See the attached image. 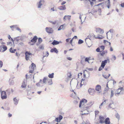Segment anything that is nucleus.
<instances>
[{"label":"nucleus","mask_w":124,"mask_h":124,"mask_svg":"<svg viewBox=\"0 0 124 124\" xmlns=\"http://www.w3.org/2000/svg\"><path fill=\"white\" fill-rule=\"evenodd\" d=\"M42 80L40 79L39 82L36 83V85L37 86L39 87H41L44 86V84H46L47 83L49 85H51L53 84L52 79L48 78L47 77H44L43 79L42 83Z\"/></svg>","instance_id":"nucleus-1"},{"label":"nucleus","mask_w":124,"mask_h":124,"mask_svg":"<svg viewBox=\"0 0 124 124\" xmlns=\"http://www.w3.org/2000/svg\"><path fill=\"white\" fill-rule=\"evenodd\" d=\"M94 102L93 101H91L88 103L87 105L89 107H86L83 108V111L82 112V115L88 114L89 113L88 111L89 109V107L91 106L94 104Z\"/></svg>","instance_id":"nucleus-2"},{"label":"nucleus","mask_w":124,"mask_h":124,"mask_svg":"<svg viewBox=\"0 0 124 124\" xmlns=\"http://www.w3.org/2000/svg\"><path fill=\"white\" fill-rule=\"evenodd\" d=\"M108 61L109 62V59L102 61L101 66L99 68V71H100L101 70L104 68L106 64L107 63Z\"/></svg>","instance_id":"nucleus-3"},{"label":"nucleus","mask_w":124,"mask_h":124,"mask_svg":"<svg viewBox=\"0 0 124 124\" xmlns=\"http://www.w3.org/2000/svg\"><path fill=\"white\" fill-rule=\"evenodd\" d=\"M124 93V89L123 87H120L116 90L115 92V94H123Z\"/></svg>","instance_id":"nucleus-4"},{"label":"nucleus","mask_w":124,"mask_h":124,"mask_svg":"<svg viewBox=\"0 0 124 124\" xmlns=\"http://www.w3.org/2000/svg\"><path fill=\"white\" fill-rule=\"evenodd\" d=\"M30 70L29 72L30 73H32L35 69L36 68V66L35 64L33 63H32L31 66L29 67Z\"/></svg>","instance_id":"nucleus-5"},{"label":"nucleus","mask_w":124,"mask_h":124,"mask_svg":"<svg viewBox=\"0 0 124 124\" xmlns=\"http://www.w3.org/2000/svg\"><path fill=\"white\" fill-rule=\"evenodd\" d=\"M45 2L44 0H40L37 3V8H40L43 6Z\"/></svg>","instance_id":"nucleus-6"},{"label":"nucleus","mask_w":124,"mask_h":124,"mask_svg":"<svg viewBox=\"0 0 124 124\" xmlns=\"http://www.w3.org/2000/svg\"><path fill=\"white\" fill-rule=\"evenodd\" d=\"M79 18L81 20V24H82L83 22L85 21L86 16L85 15H83L82 13H80L79 14Z\"/></svg>","instance_id":"nucleus-7"},{"label":"nucleus","mask_w":124,"mask_h":124,"mask_svg":"<svg viewBox=\"0 0 124 124\" xmlns=\"http://www.w3.org/2000/svg\"><path fill=\"white\" fill-rule=\"evenodd\" d=\"M25 59L26 60L28 61L30 59V58H31L32 57V54L31 53L28 52H26L25 53Z\"/></svg>","instance_id":"nucleus-8"},{"label":"nucleus","mask_w":124,"mask_h":124,"mask_svg":"<svg viewBox=\"0 0 124 124\" xmlns=\"http://www.w3.org/2000/svg\"><path fill=\"white\" fill-rule=\"evenodd\" d=\"M7 95L6 92L2 91L1 93V98L2 100L6 99L7 98Z\"/></svg>","instance_id":"nucleus-9"},{"label":"nucleus","mask_w":124,"mask_h":124,"mask_svg":"<svg viewBox=\"0 0 124 124\" xmlns=\"http://www.w3.org/2000/svg\"><path fill=\"white\" fill-rule=\"evenodd\" d=\"M87 102V100L85 99H82L80 102L79 104V107L80 108L82 106H83V105L85 103H86Z\"/></svg>","instance_id":"nucleus-10"},{"label":"nucleus","mask_w":124,"mask_h":124,"mask_svg":"<svg viewBox=\"0 0 124 124\" xmlns=\"http://www.w3.org/2000/svg\"><path fill=\"white\" fill-rule=\"evenodd\" d=\"M85 81V79H82L81 80V83H79V84H80V86H78V85L79 84V82H78L77 84V85L76 86L77 87V88L79 89L82 86L84 85H85V84L84 83V81Z\"/></svg>","instance_id":"nucleus-11"},{"label":"nucleus","mask_w":124,"mask_h":124,"mask_svg":"<svg viewBox=\"0 0 124 124\" xmlns=\"http://www.w3.org/2000/svg\"><path fill=\"white\" fill-rule=\"evenodd\" d=\"M116 106L115 104L114 103L113 101H111L109 104L108 107L110 108H114Z\"/></svg>","instance_id":"nucleus-12"},{"label":"nucleus","mask_w":124,"mask_h":124,"mask_svg":"<svg viewBox=\"0 0 124 124\" xmlns=\"http://www.w3.org/2000/svg\"><path fill=\"white\" fill-rule=\"evenodd\" d=\"M105 119L102 116H100L99 117V123L101 124H103L105 121Z\"/></svg>","instance_id":"nucleus-13"},{"label":"nucleus","mask_w":124,"mask_h":124,"mask_svg":"<svg viewBox=\"0 0 124 124\" xmlns=\"http://www.w3.org/2000/svg\"><path fill=\"white\" fill-rule=\"evenodd\" d=\"M46 31L47 33H52L53 31L52 29L50 27H46Z\"/></svg>","instance_id":"nucleus-14"},{"label":"nucleus","mask_w":124,"mask_h":124,"mask_svg":"<svg viewBox=\"0 0 124 124\" xmlns=\"http://www.w3.org/2000/svg\"><path fill=\"white\" fill-rule=\"evenodd\" d=\"M95 31L101 34L103 33L104 32L103 29H102L99 28H96Z\"/></svg>","instance_id":"nucleus-15"},{"label":"nucleus","mask_w":124,"mask_h":124,"mask_svg":"<svg viewBox=\"0 0 124 124\" xmlns=\"http://www.w3.org/2000/svg\"><path fill=\"white\" fill-rule=\"evenodd\" d=\"M0 50H2V51L4 52L6 51L7 49V47L5 46L4 45H1L0 46Z\"/></svg>","instance_id":"nucleus-16"},{"label":"nucleus","mask_w":124,"mask_h":124,"mask_svg":"<svg viewBox=\"0 0 124 124\" xmlns=\"http://www.w3.org/2000/svg\"><path fill=\"white\" fill-rule=\"evenodd\" d=\"M9 85H13L14 84V82L13 78H10L9 81Z\"/></svg>","instance_id":"nucleus-17"},{"label":"nucleus","mask_w":124,"mask_h":124,"mask_svg":"<svg viewBox=\"0 0 124 124\" xmlns=\"http://www.w3.org/2000/svg\"><path fill=\"white\" fill-rule=\"evenodd\" d=\"M71 16L69 15H66L63 18V20L65 21L67 20H70V19Z\"/></svg>","instance_id":"nucleus-18"},{"label":"nucleus","mask_w":124,"mask_h":124,"mask_svg":"<svg viewBox=\"0 0 124 124\" xmlns=\"http://www.w3.org/2000/svg\"><path fill=\"white\" fill-rule=\"evenodd\" d=\"M58 9L60 10H64L66 9V8L65 5L60 6L58 8Z\"/></svg>","instance_id":"nucleus-19"},{"label":"nucleus","mask_w":124,"mask_h":124,"mask_svg":"<svg viewBox=\"0 0 124 124\" xmlns=\"http://www.w3.org/2000/svg\"><path fill=\"white\" fill-rule=\"evenodd\" d=\"M104 123L105 124H110V122L109 118L107 117L105 119Z\"/></svg>","instance_id":"nucleus-20"},{"label":"nucleus","mask_w":124,"mask_h":124,"mask_svg":"<svg viewBox=\"0 0 124 124\" xmlns=\"http://www.w3.org/2000/svg\"><path fill=\"white\" fill-rule=\"evenodd\" d=\"M63 118L62 116L61 115H60L58 117H57L55 119V121L57 122H60V120Z\"/></svg>","instance_id":"nucleus-21"},{"label":"nucleus","mask_w":124,"mask_h":124,"mask_svg":"<svg viewBox=\"0 0 124 124\" xmlns=\"http://www.w3.org/2000/svg\"><path fill=\"white\" fill-rule=\"evenodd\" d=\"M26 80H24L21 86L22 88H24L26 87Z\"/></svg>","instance_id":"nucleus-22"},{"label":"nucleus","mask_w":124,"mask_h":124,"mask_svg":"<svg viewBox=\"0 0 124 124\" xmlns=\"http://www.w3.org/2000/svg\"><path fill=\"white\" fill-rule=\"evenodd\" d=\"M33 78V79L34 78V76L32 74H30L29 75H28L27 74L26 75V79H28L29 78Z\"/></svg>","instance_id":"nucleus-23"},{"label":"nucleus","mask_w":124,"mask_h":124,"mask_svg":"<svg viewBox=\"0 0 124 124\" xmlns=\"http://www.w3.org/2000/svg\"><path fill=\"white\" fill-rule=\"evenodd\" d=\"M50 52H54L56 53H58V51L55 48H54L50 50Z\"/></svg>","instance_id":"nucleus-24"},{"label":"nucleus","mask_w":124,"mask_h":124,"mask_svg":"<svg viewBox=\"0 0 124 124\" xmlns=\"http://www.w3.org/2000/svg\"><path fill=\"white\" fill-rule=\"evenodd\" d=\"M60 42H61V41L59 42L58 41L54 40L53 41V42H52V44L53 45H55L59 44V43Z\"/></svg>","instance_id":"nucleus-25"},{"label":"nucleus","mask_w":124,"mask_h":124,"mask_svg":"<svg viewBox=\"0 0 124 124\" xmlns=\"http://www.w3.org/2000/svg\"><path fill=\"white\" fill-rule=\"evenodd\" d=\"M94 90L93 89L90 88L88 90L89 93L91 95L94 92Z\"/></svg>","instance_id":"nucleus-26"},{"label":"nucleus","mask_w":124,"mask_h":124,"mask_svg":"<svg viewBox=\"0 0 124 124\" xmlns=\"http://www.w3.org/2000/svg\"><path fill=\"white\" fill-rule=\"evenodd\" d=\"M107 38L108 39H111L112 38V35L111 33H107Z\"/></svg>","instance_id":"nucleus-27"},{"label":"nucleus","mask_w":124,"mask_h":124,"mask_svg":"<svg viewBox=\"0 0 124 124\" xmlns=\"http://www.w3.org/2000/svg\"><path fill=\"white\" fill-rule=\"evenodd\" d=\"M101 89V86L99 85H97L95 88V90L97 91H99Z\"/></svg>","instance_id":"nucleus-28"},{"label":"nucleus","mask_w":124,"mask_h":124,"mask_svg":"<svg viewBox=\"0 0 124 124\" xmlns=\"http://www.w3.org/2000/svg\"><path fill=\"white\" fill-rule=\"evenodd\" d=\"M37 36H35L31 40V41L32 42L35 43L37 41Z\"/></svg>","instance_id":"nucleus-29"},{"label":"nucleus","mask_w":124,"mask_h":124,"mask_svg":"<svg viewBox=\"0 0 124 124\" xmlns=\"http://www.w3.org/2000/svg\"><path fill=\"white\" fill-rule=\"evenodd\" d=\"M90 1L91 5L92 6L95 3L96 0H88Z\"/></svg>","instance_id":"nucleus-30"},{"label":"nucleus","mask_w":124,"mask_h":124,"mask_svg":"<svg viewBox=\"0 0 124 124\" xmlns=\"http://www.w3.org/2000/svg\"><path fill=\"white\" fill-rule=\"evenodd\" d=\"M14 103L15 105H16L18 102V100H17L16 98H15L13 99Z\"/></svg>","instance_id":"nucleus-31"},{"label":"nucleus","mask_w":124,"mask_h":124,"mask_svg":"<svg viewBox=\"0 0 124 124\" xmlns=\"http://www.w3.org/2000/svg\"><path fill=\"white\" fill-rule=\"evenodd\" d=\"M16 27H17V25H14L10 26V27L11 28V30L13 31L14 29L16 28Z\"/></svg>","instance_id":"nucleus-32"},{"label":"nucleus","mask_w":124,"mask_h":124,"mask_svg":"<svg viewBox=\"0 0 124 124\" xmlns=\"http://www.w3.org/2000/svg\"><path fill=\"white\" fill-rule=\"evenodd\" d=\"M110 91H111V93L110 95V98H111L112 97H113L114 95V91H113V90H112L111 89H110Z\"/></svg>","instance_id":"nucleus-33"},{"label":"nucleus","mask_w":124,"mask_h":124,"mask_svg":"<svg viewBox=\"0 0 124 124\" xmlns=\"http://www.w3.org/2000/svg\"><path fill=\"white\" fill-rule=\"evenodd\" d=\"M107 101L108 100L107 99L105 100L101 104L99 107V108H101V107L102 106V105L103 104H105L106 103V101Z\"/></svg>","instance_id":"nucleus-34"},{"label":"nucleus","mask_w":124,"mask_h":124,"mask_svg":"<svg viewBox=\"0 0 124 124\" xmlns=\"http://www.w3.org/2000/svg\"><path fill=\"white\" fill-rule=\"evenodd\" d=\"M16 50V49H14L13 48H12V47L11 48L9 49V51L11 53H14Z\"/></svg>","instance_id":"nucleus-35"},{"label":"nucleus","mask_w":124,"mask_h":124,"mask_svg":"<svg viewBox=\"0 0 124 124\" xmlns=\"http://www.w3.org/2000/svg\"><path fill=\"white\" fill-rule=\"evenodd\" d=\"M95 38L96 39H102L103 38V37L101 35H98L96 37H95Z\"/></svg>","instance_id":"nucleus-36"},{"label":"nucleus","mask_w":124,"mask_h":124,"mask_svg":"<svg viewBox=\"0 0 124 124\" xmlns=\"http://www.w3.org/2000/svg\"><path fill=\"white\" fill-rule=\"evenodd\" d=\"M54 73H52L51 74H49L48 76L49 78H54Z\"/></svg>","instance_id":"nucleus-37"},{"label":"nucleus","mask_w":124,"mask_h":124,"mask_svg":"<svg viewBox=\"0 0 124 124\" xmlns=\"http://www.w3.org/2000/svg\"><path fill=\"white\" fill-rule=\"evenodd\" d=\"M107 7L108 8H109L110 7V0H108L107 2Z\"/></svg>","instance_id":"nucleus-38"},{"label":"nucleus","mask_w":124,"mask_h":124,"mask_svg":"<svg viewBox=\"0 0 124 124\" xmlns=\"http://www.w3.org/2000/svg\"><path fill=\"white\" fill-rule=\"evenodd\" d=\"M107 51H104L100 53L101 55V56H103L105 53H107Z\"/></svg>","instance_id":"nucleus-39"},{"label":"nucleus","mask_w":124,"mask_h":124,"mask_svg":"<svg viewBox=\"0 0 124 124\" xmlns=\"http://www.w3.org/2000/svg\"><path fill=\"white\" fill-rule=\"evenodd\" d=\"M115 116L118 120H119L120 118V116L119 114L118 113H116L115 115Z\"/></svg>","instance_id":"nucleus-40"},{"label":"nucleus","mask_w":124,"mask_h":124,"mask_svg":"<svg viewBox=\"0 0 124 124\" xmlns=\"http://www.w3.org/2000/svg\"><path fill=\"white\" fill-rule=\"evenodd\" d=\"M100 48H101V51H103L105 48V46H102L100 47Z\"/></svg>","instance_id":"nucleus-41"},{"label":"nucleus","mask_w":124,"mask_h":124,"mask_svg":"<svg viewBox=\"0 0 124 124\" xmlns=\"http://www.w3.org/2000/svg\"><path fill=\"white\" fill-rule=\"evenodd\" d=\"M67 75L68 77L69 78H70L71 77L72 74L71 72H68L67 74Z\"/></svg>","instance_id":"nucleus-42"},{"label":"nucleus","mask_w":124,"mask_h":124,"mask_svg":"<svg viewBox=\"0 0 124 124\" xmlns=\"http://www.w3.org/2000/svg\"><path fill=\"white\" fill-rule=\"evenodd\" d=\"M83 43V41L82 40L80 39L78 41V44H81Z\"/></svg>","instance_id":"nucleus-43"},{"label":"nucleus","mask_w":124,"mask_h":124,"mask_svg":"<svg viewBox=\"0 0 124 124\" xmlns=\"http://www.w3.org/2000/svg\"><path fill=\"white\" fill-rule=\"evenodd\" d=\"M44 55L43 56V58L45 56H48L49 55V53L47 52H46V53H44Z\"/></svg>","instance_id":"nucleus-44"},{"label":"nucleus","mask_w":124,"mask_h":124,"mask_svg":"<svg viewBox=\"0 0 124 124\" xmlns=\"http://www.w3.org/2000/svg\"><path fill=\"white\" fill-rule=\"evenodd\" d=\"M90 60L89 58H86L85 59V61L86 62H87L88 63H89V61Z\"/></svg>","instance_id":"nucleus-45"},{"label":"nucleus","mask_w":124,"mask_h":124,"mask_svg":"<svg viewBox=\"0 0 124 124\" xmlns=\"http://www.w3.org/2000/svg\"><path fill=\"white\" fill-rule=\"evenodd\" d=\"M8 38L11 41L13 42L14 41L13 39L11 37V36L10 35H8Z\"/></svg>","instance_id":"nucleus-46"},{"label":"nucleus","mask_w":124,"mask_h":124,"mask_svg":"<svg viewBox=\"0 0 124 124\" xmlns=\"http://www.w3.org/2000/svg\"><path fill=\"white\" fill-rule=\"evenodd\" d=\"M63 25H61L58 29V30L60 31L63 28Z\"/></svg>","instance_id":"nucleus-47"},{"label":"nucleus","mask_w":124,"mask_h":124,"mask_svg":"<svg viewBox=\"0 0 124 124\" xmlns=\"http://www.w3.org/2000/svg\"><path fill=\"white\" fill-rule=\"evenodd\" d=\"M111 89H109V87H106L104 90V91L105 92H107L108 90L110 91Z\"/></svg>","instance_id":"nucleus-48"},{"label":"nucleus","mask_w":124,"mask_h":124,"mask_svg":"<svg viewBox=\"0 0 124 124\" xmlns=\"http://www.w3.org/2000/svg\"><path fill=\"white\" fill-rule=\"evenodd\" d=\"M112 59H113L114 61L115 60L116 58V56L114 55H112Z\"/></svg>","instance_id":"nucleus-49"},{"label":"nucleus","mask_w":124,"mask_h":124,"mask_svg":"<svg viewBox=\"0 0 124 124\" xmlns=\"http://www.w3.org/2000/svg\"><path fill=\"white\" fill-rule=\"evenodd\" d=\"M7 45L10 46H12V43L11 42H7Z\"/></svg>","instance_id":"nucleus-50"},{"label":"nucleus","mask_w":124,"mask_h":124,"mask_svg":"<svg viewBox=\"0 0 124 124\" xmlns=\"http://www.w3.org/2000/svg\"><path fill=\"white\" fill-rule=\"evenodd\" d=\"M49 22H50V23H52L53 24H55L56 23V21H49Z\"/></svg>","instance_id":"nucleus-51"},{"label":"nucleus","mask_w":124,"mask_h":124,"mask_svg":"<svg viewBox=\"0 0 124 124\" xmlns=\"http://www.w3.org/2000/svg\"><path fill=\"white\" fill-rule=\"evenodd\" d=\"M51 10H52L53 11H57V9H54V7H53L51 9Z\"/></svg>","instance_id":"nucleus-52"},{"label":"nucleus","mask_w":124,"mask_h":124,"mask_svg":"<svg viewBox=\"0 0 124 124\" xmlns=\"http://www.w3.org/2000/svg\"><path fill=\"white\" fill-rule=\"evenodd\" d=\"M3 65V62L2 61H0V68H1L2 67Z\"/></svg>","instance_id":"nucleus-53"},{"label":"nucleus","mask_w":124,"mask_h":124,"mask_svg":"<svg viewBox=\"0 0 124 124\" xmlns=\"http://www.w3.org/2000/svg\"><path fill=\"white\" fill-rule=\"evenodd\" d=\"M96 51L97 52H101V51L100 50V48L99 47L98 48L96 49Z\"/></svg>","instance_id":"nucleus-54"},{"label":"nucleus","mask_w":124,"mask_h":124,"mask_svg":"<svg viewBox=\"0 0 124 124\" xmlns=\"http://www.w3.org/2000/svg\"><path fill=\"white\" fill-rule=\"evenodd\" d=\"M87 70H85V71H87V70H89L90 71H92L93 70V69L92 68H88L87 69Z\"/></svg>","instance_id":"nucleus-55"},{"label":"nucleus","mask_w":124,"mask_h":124,"mask_svg":"<svg viewBox=\"0 0 124 124\" xmlns=\"http://www.w3.org/2000/svg\"><path fill=\"white\" fill-rule=\"evenodd\" d=\"M80 124H90V123L89 122H87L86 123L84 122H83L82 123H81Z\"/></svg>","instance_id":"nucleus-56"},{"label":"nucleus","mask_w":124,"mask_h":124,"mask_svg":"<svg viewBox=\"0 0 124 124\" xmlns=\"http://www.w3.org/2000/svg\"><path fill=\"white\" fill-rule=\"evenodd\" d=\"M42 41V40L40 38H39V39H38V41L39 42V43H41Z\"/></svg>","instance_id":"nucleus-57"},{"label":"nucleus","mask_w":124,"mask_h":124,"mask_svg":"<svg viewBox=\"0 0 124 124\" xmlns=\"http://www.w3.org/2000/svg\"><path fill=\"white\" fill-rule=\"evenodd\" d=\"M39 48L41 49H43L44 48V46H41L39 47Z\"/></svg>","instance_id":"nucleus-58"},{"label":"nucleus","mask_w":124,"mask_h":124,"mask_svg":"<svg viewBox=\"0 0 124 124\" xmlns=\"http://www.w3.org/2000/svg\"><path fill=\"white\" fill-rule=\"evenodd\" d=\"M110 32V33H112L113 32V30L112 29H110L108 32L107 33H109Z\"/></svg>","instance_id":"nucleus-59"},{"label":"nucleus","mask_w":124,"mask_h":124,"mask_svg":"<svg viewBox=\"0 0 124 124\" xmlns=\"http://www.w3.org/2000/svg\"><path fill=\"white\" fill-rule=\"evenodd\" d=\"M16 30H17L19 31L20 32H21V30L19 28L17 27H16Z\"/></svg>","instance_id":"nucleus-60"},{"label":"nucleus","mask_w":124,"mask_h":124,"mask_svg":"<svg viewBox=\"0 0 124 124\" xmlns=\"http://www.w3.org/2000/svg\"><path fill=\"white\" fill-rule=\"evenodd\" d=\"M120 6L122 7L123 8L124 7V2L121 3Z\"/></svg>","instance_id":"nucleus-61"},{"label":"nucleus","mask_w":124,"mask_h":124,"mask_svg":"<svg viewBox=\"0 0 124 124\" xmlns=\"http://www.w3.org/2000/svg\"><path fill=\"white\" fill-rule=\"evenodd\" d=\"M67 59L69 60H72V58L70 57H68L67 58Z\"/></svg>","instance_id":"nucleus-62"},{"label":"nucleus","mask_w":124,"mask_h":124,"mask_svg":"<svg viewBox=\"0 0 124 124\" xmlns=\"http://www.w3.org/2000/svg\"><path fill=\"white\" fill-rule=\"evenodd\" d=\"M8 117H10L12 116V115L10 113H9L8 114Z\"/></svg>","instance_id":"nucleus-63"},{"label":"nucleus","mask_w":124,"mask_h":124,"mask_svg":"<svg viewBox=\"0 0 124 124\" xmlns=\"http://www.w3.org/2000/svg\"><path fill=\"white\" fill-rule=\"evenodd\" d=\"M103 76L104 77V78H108V77H107V76L105 75H103Z\"/></svg>","instance_id":"nucleus-64"}]
</instances>
